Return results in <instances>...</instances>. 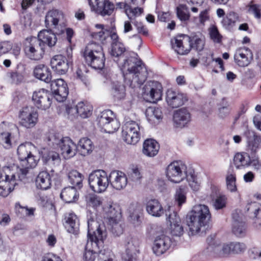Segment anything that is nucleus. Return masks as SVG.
<instances>
[{
  "instance_id": "de8ad7c7",
  "label": "nucleus",
  "mask_w": 261,
  "mask_h": 261,
  "mask_svg": "<svg viewBox=\"0 0 261 261\" xmlns=\"http://www.w3.org/2000/svg\"><path fill=\"white\" fill-rule=\"evenodd\" d=\"M111 88L114 96L117 99H121L125 96L124 87L119 83H112Z\"/></svg>"
},
{
  "instance_id": "4d7b16f0",
  "label": "nucleus",
  "mask_w": 261,
  "mask_h": 261,
  "mask_svg": "<svg viewBox=\"0 0 261 261\" xmlns=\"http://www.w3.org/2000/svg\"><path fill=\"white\" fill-rule=\"evenodd\" d=\"M230 248V253H239L243 252L246 249V246L243 243L238 242H232L229 243Z\"/></svg>"
},
{
  "instance_id": "13d9d810",
  "label": "nucleus",
  "mask_w": 261,
  "mask_h": 261,
  "mask_svg": "<svg viewBox=\"0 0 261 261\" xmlns=\"http://www.w3.org/2000/svg\"><path fill=\"white\" fill-rule=\"evenodd\" d=\"M46 162L51 164H59L60 161L59 155L54 151H50L46 156L44 157Z\"/></svg>"
},
{
  "instance_id": "dca6fc26",
  "label": "nucleus",
  "mask_w": 261,
  "mask_h": 261,
  "mask_svg": "<svg viewBox=\"0 0 261 261\" xmlns=\"http://www.w3.org/2000/svg\"><path fill=\"white\" fill-rule=\"evenodd\" d=\"M53 143L60 147L61 154L66 159L73 157L76 153V145L69 137H64L60 140L55 138Z\"/></svg>"
},
{
  "instance_id": "49530a36",
  "label": "nucleus",
  "mask_w": 261,
  "mask_h": 261,
  "mask_svg": "<svg viewBox=\"0 0 261 261\" xmlns=\"http://www.w3.org/2000/svg\"><path fill=\"white\" fill-rule=\"evenodd\" d=\"M87 205L94 208H97L102 205L103 199L93 194H89L86 197Z\"/></svg>"
},
{
  "instance_id": "ddd939ff",
  "label": "nucleus",
  "mask_w": 261,
  "mask_h": 261,
  "mask_svg": "<svg viewBox=\"0 0 261 261\" xmlns=\"http://www.w3.org/2000/svg\"><path fill=\"white\" fill-rule=\"evenodd\" d=\"M67 59L61 55L54 56L50 60V65L53 70L59 75L65 74L68 71L72 62V50H67Z\"/></svg>"
},
{
  "instance_id": "c9c22d12",
  "label": "nucleus",
  "mask_w": 261,
  "mask_h": 261,
  "mask_svg": "<svg viewBox=\"0 0 261 261\" xmlns=\"http://www.w3.org/2000/svg\"><path fill=\"white\" fill-rule=\"evenodd\" d=\"M79 195L75 187H68L62 190L60 194V197L66 203H72L77 200Z\"/></svg>"
},
{
  "instance_id": "393cba45",
  "label": "nucleus",
  "mask_w": 261,
  "mask_h": 261,
  "mask_svg": "<svg viewBox=\"0 0 261 261\" xmlns=\"http://www.w3.org/2000/svg\"><path fill=\"white\" fill-rule=\"evenodd\" d=\"M166 99L168 105L172 108L179 107L187 100L183 94L172 90L167 91Z\"/></svg>"
},
{
  "instance_id": "e433bc0d",
  "label": "nucleus",
  "mask_w": 261,
  "mask_h": 261,
  "mask_svg": "<svg viewBox=\"0 0 261 261\" xmlns=\"http://www.w3.org/2000/svg\"><path fill=\"white\" fill-rule=\"evenodd\" d=\"M250 156L246 152H238L233 158V163L238 169H243L249 166Z\"/></svg>"
},
{
  "instance_id": "2eb2a0df",
  "label": "nucleus",
  "mask_w": 261,
  "mask_h": 261,
  "mask_svg": "<svg viewBox=\"0 0 261 261\" xmlns=\"http://www.w3.org/2000/svg\"><path fill=\"white\" fill-rule=\"evenodd\" d=\"M24 51L27 56L32 60H38L43 52L42 44L35 37L26 39L24 42Z\"/></svg>"
},
{
  "instance_id": "0e129e2a",
  "label": "nucleus",
  "mask_w": 261,
  "mask_h": 261,
  "mask_svg": "<svg viewBox=\"0 0 261 261\" xmlns=\"http://www.w3.org/2000/svg\"><path fill=\"white\" fill-rule=\"evenodd\" d=\"M175 200L179 206H180L183 203H185L186 197L181 189H179L176 191L175 195Z\"/></svg>"
},
{
  "instance_id": "f3484780",
  "label": "nucleus",
  "mask_w": 261,
  "mask_h": 261,
  "mask_svg": "<svg viewBox=\"0 0 261 261\" xmlns=\"http://www.w3.org/2000/svg\"><path fill=\"white\" fill-rule=\"evenodd\" d=\"M88 2L92 11L103 16L111 15L115 8L108 0H88Z\"/></svg>"
},
{
  "instance_id": "603ef678",
  "label": "nucleus",
  "mask_w": 261,
  "mask_h": 261,
  "mask_svg": "<svg viewBox=\"0 0 261 261\" xmlns=\"http://www.w3.org/2000/svg\"><path fill=\"white\" fill-rule=\"evenodd\" d=\"M226 182L227 189L231 192L237 191L236 174L228 173L226 177Z\"/></svg>"
},
{
  "instance_id": "39448f33",
  "label": "nucleus",
  "mask_w": 261,
  "mask_h": 261,
  "mask_svg": "<svg viewBox=\"0 0 261 261\" xmlns=\"http://www.w3.org/2000/svg\"><path fill=\"white\" fill-rule=\"evenodd\" d=\"M146 211L149 215L156 217H161L165 212L167 220L170 222L172 234L173 236H180L183 233L184 229L181 225L180 219L176 212L171 210L170 207H169L168 211H164L159 200L151 199L146 204Z\"/></svg>"
},
{
  "instance_id": "f257e3e1",
  "label": "nucleus",
  "mask_w": 261,
  "mask_h": 261,
  "mask_svg": "<svg viewBox=\"0 0 261 261\" xmlns=\"http://www.w3.org/2000/svg\"><path fill=\"white\" fill-rule=\"evenodd\" d=\"M36 148L30 142L20 144L17 148V154L24 168L16 166L4 167L0 174V195L7 197L18 185L24 181L28 170L37 165L39 159L35 155Z\"/></svg>"
},
{
  "instance_id": "aec40b11",
  "label": "nucleus",
  "mask_w": 261,
  "mask_h": 261,
  "mask_svg": "<svg viewBox=\"0 0 261 261\" xmlns=\"http://www.w3.org/2000/svg\"><path fill=\"white\" fill-rule=\"evenodd\" d=\"M51 98L52 96L43 89L34 92L32 95V100L35 106L38 109L44 110L50 107Z\"/></svg>"
},
{
  "instance_id": "4be33fe9",
  "label": "nucleus",
  "mask_w": 261,
  "mask_h": 261,
  "mask_svg": "<svg viewBox=\"0 0 261 261\" xmlns=\"http://www.w3.org/2000/svg\"><path fill=\"white\" fill-rule=\"evenodd\" d=\"M209 255L214 257H225L230 254V248L229 243L221 244L215 241L207 248Z\"/></svg>"
},
{
  "instance_id": "9d476101",
  "label": "nucleus",
  "mask_w": 261,
  "mask_h": 261,
  "mask_svg": "<svg viewBox=\"0 0 261 261\" xmlns=\"http://www.w3.org/2000/svg\"><path fill=\"white\" fill-rule=\"evenodd\" d=\"M98 124L101 130L107 133H113L120 127V123L114 113L110 110L101 112L97 117Z\"/></svg>"
},
{
  "instance_id": "f704fd0d",
  "label": "nucleus",
  "mask_w": 261,
  "mask_h": 261,
  "mask_svg": "<svg viewBox=\"0 0 261 261\" xmlns=\"http://www.w3.org/2000/svg\"><path fill=\"white\" fill-rule=\"evenodd\" d=\"M233 223L232 230L237 236H243L246 232V226L242 218L238 214H233L232 216Z\"/></svg>"
},
{
  "instance_id": "a18cd8bd",
  "label": "nucleus",
  "mask_w": 261,
  "mask_h": 261,
  "mask_svg": "<svg viewBox=\"0 0 261 261\" xmlns=\"http://www.w3.org/2000/svg\"><path fill=\"white\" fill-rule=\"evenodd\" d=\"M204 37L201 35H194L190 37L191 48H195L197 51H201L204 46Z\"/></svg>"
},
{
  "instance_id": "c03bdc74",
  "label": "nucleus",
  "mask_w": 261,
  "mask_h": 261,
  "mask_svg": "<svg viewBox=\"0 0 261 261\" xmlns=\"http://www.w3.org/2000/svg\"><path fill=\"white\" fill-rule=\"evenodd\" d=\"M246 209L250 218H255L257 216L261 217V204L259 203L253 202L249 203Z\"/></svg>"
},
{
  "instance_id": "0eeeda50",
  "label": "nucleus",
  "mask_w": 261,
  "mask_h": 261,
  "mask_svg": "<svg viewBox=\"0 0 261 261\" xmlns=\"http://www.w3.org/2000/svg\"><path fill=\"white\" fill-rule=\"evenodd\" d=\"M83 57L86 63L95 69H102L105 66V55L101 46L98 44L89 43L84 49Z\"/></svg>"
},
{
  "instance_id": "f8f14e48",
  "label": "nucleus",
  "mask_w": 261,
  "mask_h": 261,
  "mask_svg": "<svg viewBox=\"0 0 261 261\" xmlns=\"http://www.w3.org/2000/svg\"><path fill=\"white\" fill-rule=\"evenodd\" d=\"M140 126L134 121L126 122L122 126V137L128 144H136L140 139Z\"/></svg>"
},
{
  "instance_id": "423d86ee",
  "label": "nucleus",
  "mask_w": 261,
  "mask_h": 261,
  "mask_svg": "<svg viewBox=\"0 0 261 261\" xmlns=\"http://www.w3.org/2000/svg\"><path fill=\"white\" fill-rule=\"evenodd\" d=\"M211 218L207 206L203 204L195 205L187 216V225L193 234L199 232Z\"/></svg>"
},
{
  "instance_id": "69168bd1",
  "label": "nucleus",
  "mask_w": 261,
  "mask_h": 261,
  "mask_svg": "<svg viewBox=\"0 0 261 261\" xmlns=\"http://www.w3.org/2000/svg\"><path fill=\"white\" fill-rule=\"evenodd\" d=\"M244 136L247 138V142L252 140L261 141V137L255 135V133L252 130L247 128L244 132Z\"/></svg>"
},
{
  "instance_id": "3c124183",
  "label": "nucleus",
  "mask_w": 261,
  "mask_h": 261,
  "mask_svg": "<svg viewBox=\"0 0 261 261\" xmlns=\"http://www.w3.org/2000/svg\"><path fill=\"white\" fill-rule=\"evenodd\" d=\"M143 13V9L139 7L132 8L129 6L126 10V14L130 21H135V18L139 16Z\"/></svg>"
},
{
  "instance_id": "a878e982",
  "label": "nucleus",
  "mask_w": 261,
  "mask_h": 261,
  "mask_svg": "<svg viewBox=\"0 0 261 261\" xmlns=\"http://www.w3.org/2000/svg\"><path fill=\"white\" fill-rule=\"evenodd\" d=\"M112 180L110 182L112 186L116 190L124 188L127 184L128 178L124 173L117 170L112 171L110 174V179Z\"/></svg>"
},
{
  "instance_id": "20e7f679",
  "label": "nucleus",
  "mask_w": 261,
  "mask_h": 261,
  "mask_svg": "<svg viewBox=\"0 0 261 261\" xmlns=\"http://www.w3.org/2000/svg\"><path fill=\"white\" fill-rule=\"evenodd\" d=\"M166 175L168 180L174 183H179L186 177L193 191H197L200 189V182L194 172L187 174L186 165L180 161L171 163L166 168Z\"/></svg>"
},
{
  "instance_id": "6e6552de",
  "label": "nucleus",
  "mask_w": 261,
  "mask_h": 261,
  "mask_svg": "<svg viewBox=\"0 0 261 261\" xmlns=\"http://www.w3.org/2000/svg\"><path fill=\"white\" fill-rule=\"evenodd\" d=\"M45 25L48 29L53 30L57 35L63 34L66 25L63 13L58 10L48 11L45 16Z\"/></svg>"
},
{
  "instance_id": "37998d69",
  "label": "nucleus",
  "mask_w": 261,
  "mask_h": 261,
  "mask_svg": "<svg viewBox=\"0 0 261 261\" xmlns=\"http://www.w3.org/2000/svg\"><path fill=\"white\" fill-rule=\"evenodd\" d=\"M121 219H111L108 221L109 228L114 236H119L123 233V228L122 226Z\"/></svg>"
},
{
  "instance_id": "ea45409f",
  "label": "nucleus",
  "mask_w": 261,
  "mask_h": 261,
  "mask_svg": "<svg viewBox=\"0 0 261 261\" xmlns=\"http://www.w3.org/2000/svg\"><path fill=\"white\" fill-rule=\"evenodd\" d=\"M148 121L152 124H156L163 118L161 110L159 108H149L146 113Z\"/></svg>"
},
{
  "instance_id": "6e6d98bb",
  "label": "nucleus",
  "mask_w": 261,
  "mask_h": 261,
  "mask_svg": "<svg viewBox=\"0 0 261 261\" xmlns=\"http://www.w3.org/2000/svg\"><path fill=\"white\" fill-rule=\"evenodd\" d=\"M208 11L205 9L201 11L199 15V17H195L194 21L198 25H204V23L209 20Z\"/></svg>"
},
{
  "instance_id": "c85d7f7f",
  "label": "nucleus",
  "mask_w": 261,
  "mask_h": 261,
  "mask_svg": "<svg viewBox=\"0 0 261 261\" xmlns=\"http://www.w3.org/2000/svg\"><path fill=\"white\" fill-rule=\"evenodd\" d=\"M56 33L51 30H43L41 31L38 35L37 39L39 40V42L42 44L43 48L45 45L49 47H52L55 45L57 42Z\"/></svg>"
},
{
  "instance_id": "c756f323",
  "label": "nucleus",
  "mask_w": 261,
  "mask_h": 261,
  "mask_svg": "<svg viewBox=\"0 0 261 261\" xmlns=\"http://www.w3.org/2000/svg\"><path fill=\"white\" fill-rule=\"evenodd\" d=\"M124 245L125 247V253L122 255L123 261H133V254L137 250L138 247L137 241L130 237H128L124 241Z\"/></svg>"
},
{
  "instance_id": "a211bd4d",
  "label": "nucleus",
  "mask_w": 261,
  "mask_h": 261,
  "mask_svg": "<svg viewBox=\"0 0 261 261\" xmlns=\"http://www.w3.org/2000/svg\"><path fill=\"white\" fill-rule=\"evenodd\" d=\"M190 37L180 35L175 37L171 41L172 48L178 55H187L191 49Z\"/></svg>"
},
{
  "instance_id": "5701e85b",
  "label": "nucleus",
  "mask_w": 261,
  "mask_h": 261,
  "mask_svg": "<svg viewBox=\"0 0 261 261\" xmlns=\"http://www.w3.org/2000/svg\"><path fill=\"white\" fill-rule=\"evenodd\" d=\"M171 245L170 238L167 236L162 234L156 237L154 241L152 250L156 255H161L169 249Z\"/></svg>"
},
{
  "instance_id": "7ed1b4c3",
  "label": "nucleus",
  "mask_w": 261,
  "mask_h": 261,
  "mask_svg": "<svg viewBox=\"0 0 261 261\" xmlns=\"http://www.w3.org/2000/svg\"><path fill=\"white\" fill-rule=\"evenodd\" d=\"M107 237V231L105 224L99 223L93 218H88V240L84 255V261H94L99 249L103 246L104 240Z\"/></svg>"
},
{
  "instance_id": "5fc2aeb1",
  "label": "nucleus",
  "mask_w": 261,
  "mask_h": 261,
  "mask_svg": "<svg viewBox=\"0 0 261 261\" xmlns=\"http://www.w3.org/2000/svg\"><path fill=\"white\" fill-rule=\"evenodd\" d=\"M98 261H109L115 258L113 253L109 249L99 250Z\"/></svg>"
},
{
  "instance_id": "58836bf2",
  "label": "nucleus",
  "mask_w": 261,
  "mask_h": 261,
  "mask_svg": "<svg viewBox=\"0 0 261 261\" xmlns=\"http://www.w3.org/2000/svg\"><path fill=\"white\" fill-rule=\"evenodd\" d=\"M75 108L77 113L83 118H88L92 114V107L87 102H80Z\"/></svg>"
},
{
  "instance_id": "4468645a",
  "label": "nucleus",
  "mask_w": 261,
  "mask_h": 261,
  "mask_svg": "<svg viewBox=\"0 0 261 261\" xmlns=\"http://www.w3.org/2000/svg\"><path fill=\"white\" fill-rule=\"evenodd\" d=\"M162 85L156 81H150L144 87L143 97L144 99L150 102H156L162 98L163 94Z\"/></svg>"
},
{
  "instance_id": "864d4df0",
  "label": "nucleus",
  "mask_w": 261,
  "mask_h": 261,
  "mask_svg": "<svg viewBox=\"0 0 261 261\" xmlns=\"http://www.w3.org/2000/svg\"><path fill=\"white\" fill-rule=\"evenodd\" d=\"M176 13L178 18L181 21H186L190 18V14L186 5H180L176 8Z\"/></svg>"
},
{
  "instance_id": "774afa93",
  "label": "nucleus",
  "mask_w": 261,
  "mask_h": 261,
  "mask_svg": "<svg viewBox=\"0 0 261 261\" xmlns=\"http://www.w3.org/2000/svg\"><path fill=\"white\" fill-rule=\"evenodd\" d=\"M134 25L137 28L139 33L142 34L144 35H148L147 29L142 24V22L137 20L132 21Z\"/></svg>"
},
{
  "instance_id": "bb28decb",
  "label": "nucleus",
  "mask_w": 261,
  "mask_h": 261,
  "mask_svg": "<svg viewBox=\"0 0 261 261\" xmlns=\"http://www.w3.org/2000/svg\"><path fill=\"white\" fill-rule=\"evenodd\" d=\"M191 120V114L186 109H180L174 113L173 121L176 127H183L188 124Z\"/></svg>"
},
{
  "instance_id": "6ab92c4d",
  "label": "nucleus",
  "mask_w": 261,
  "mask_h": 261,
  "mask_svg": "<svg viewBox=\"0 0 261 261\" xmlns=\"http://www.w3.org/2000/svg\"><path fill=\"white\" fill-rule=\"evenodd\" d=\"M51 90L55 98L59 102H63L68 95V88L65 82L61 79L53 81Z\"/></svg>"
},
{
  "instance_id": "052dcab7",
  "label": "nucleus",
  "mask_w": 261,
  "mask_h": 261,
  "mask_svg": "<svg viewBox=\"0 0 261 261\" xmlns=\"http://www.w3.org/2000/svg\"><path fill=\"white\" fill-rule=\"evenodd\" d=\"M226 198L224 196H220L216 198L213 203V206L216 210H220L226 205Z\"/></svg>"
},
{
  "instance_id": "2f4dec72",
  "label": "nucleus",
  "mask_w": 261,
  "mask_h": 261,
  "mask_svg": "<svg viewBox=\"0 0 261 261\" xmlns=\"http://www.w3.org/2000/svg\"><path fill=\"white\" fill-rule=\"evenodd\" d=\"M107 218L109 221L111 219H121V212L120 206L116 203H111L105 205L103 207Z\"/></svg>"
},
{
  "instance_id": "680f3d73",
  "label": "nucleus",
  "mask_w": 261,
  "mask_h": 261,
  "mask_svg": "<svg viewBox=\"0 0 261 261\" xmlns=\"http://www.w3.org/2000/svg\"><path fill=\"white\" fill-rule=\"evenodd\" d=\"M109 35V32L106 30H100L99 32L93 33L92 34L94 38L99 40L102 43H103Z\"/></svg>"
},
{
  "instance_id": "bf43d9fd",
  "label": "nucleus",
  "mask_w": 261,
  "mask_h": 261,
  "mask_svg": "<svg viewBox=\"0 0 261 261\" xmlns=\"http://www.w3.org/2000/svg\"><path fill=\"white\" fill-rule=\"evenodd\" d=\"M251 166L255 170L261 171V160L257 156L249 158V166Z\"/></svg>"
},
{
  "instance_id": "72a5a7b5",
  "label": "nucleus",
  "mask_w": 261,
  "mask_h": 261,
  "mask_svg": "<svg viewBox=\"0 0 261 261\" xmlns=\"http://www.w3.org/2000/svg\"><path fill=\"white\" fill-rule=\"evenodd\" d=\"M34 75L37 78L46 83L51 80V75L49 68L43 64L36 66L34 69Z\"/></svg>"
},
{
  "instance_id": "412c9836",
  "label": "nucleus",
  "mask_w": 261,
  "mask_h": 261,
  "mask_svg": "<svg viewBox=\"0 0 261 261\" xmlns=\"http://www.w3.org/2000/svg\"><path fill=\"white\" fill-rule=\"evenodd\" d=\"M252 60V53L248 47H243L238 48L234 55V62L240 67L248 66Z\"/></svg>"
},
{
  "instance_id": "338daca9",
  "label": "nucleus",
  "mask_w": 261,
  "mask_h": 261,
  "mask_svg": "<svg viewBox=\"0 0 261 261\" xmlns=\"http://www.w3.org/2000/svg\"><path fill=\"white\" fill-rule=\"evenodd\" d=\"M211 38L215 42L219 43L221 40V36L215 27H212L210 30Z\"/></svg>"
},
{
  "instance_id": "b1692460",
  "label": "nucleus",
  "mask_w": 261,
  "mask_h": 261,
  "mask_svg": "<svg viewBox=\"0 0 261 261\" xmlns=\"http://www.w3.org/2000/svg\"><path fill=\"white\" fill-rule=\"evenodd\" d=\"M65 227L67 231L75 235L80 229V221L77 216L72 212L66 213L64 215Z\"/></svg>"
},
{
  "instance_id": "7c9ffc66",
  "label": "nucleus",
  "mask_w": 261,
  "mask_h": 261,
  "mask_svg": "<svg viewBox=\"0 0 261 261\" xmlns=\"http://www.w3.org/2000/svg\"><path fill=\"white\" fill-rule=\"evenodd\" d=\"M159 148L160 146L156 141L147 139L143 143L142 152L147 156L153 157L158 154Z\"/></svg>"
},
{
  "instance_id": "9b49d317",
  "label": "nucleus",
  "mask_w": 261,
  "mask_h": 261,
  "mask_svg": "<svg viewBox=\"0 0 261 261\" xmlns=\"http://www.w3.org/2000/svg\"><path fill=\"white\" fill-rule=\"evenodd\" d=\"M19 124L27 129L34 127L38 121V113L32 106L22 108L18 114Z\"/></svg>"
},
{
  "instance_id": "a19ab883",
  "label": "nucleus",
  "mask_w": 261,
  "mask_h": 261,
  "mask_svg": "<svg viewBox=\"0 0 261 261\" xmlns=\"http://www.w3.org/2000/svg\"><path fill=\"white\" fill-rule=\"evenodd\" d=\"M78 147L81 154L86 155L92 151L94 146L90 139L87 138H83L79 142Z\"/></svg>"
},
{
  "instance_id": "1a4fd4ad",
  "label": "nucleus",
  "mask_w": 261,
  "mask_h": 261,
  "mask_svg": "<svg viewBox=\"0 0 261 261\" xmlns=\"http://www.w3.org/2000/svg\"><path fill=\"white\" fill-rule=\"evenodd\" d=\"M110 175L103 170L93 171L89 175V184L90 188L97 193L105 192L110 184Z\"/></svg>"
},
{
  "instance_id": "e2e57ef3",
  "label": "nucleus",
  "mask_w": 261,
  "mask_h": 261,
  "mask_svg": "<svg viewBox=\"0 0 261 261\" xmlns=\"http://www.w3.org/2000/svg\"><path fill=\"white\" fill-rule=\"evenodd\" d=\"M261 6L256 4H251L249 6L248 11L254 15L255 18L260 19L261 17Z\"/></svg>"
},
{
  "instance_id": "09e8293b",
  "label": "nucleus",
  "mask_w": 261,
  "mask_h": 261,
  "mask_svg": "<svg viewBox=\"0 0 261 261\" xmlns=\"http://www.w3.org/2000/svg\"><path fill=\"white\" fill-rule=\"evenodd\" d=\"M238 19L236 14L234 12H230L222 20V23L224 27L227 29L232 28Z\"/></svg>"
},
{
  "instance_id": "cd10ccee",
  "label": "nucleus",
  "mask_w": 261,
  "mask_h": 261,
  "mask_svg": "<svg viewBox=\"0 0 261 261\" xmlns=\"http://www.w3.org/2000/svg\"><path fill=\"white\" fill-rule=\"evenodd\" d=\"M14 136L9 131L7 125L4 122L0 124V143L6 149L12 147Z\"/></svg>"
},
{
  "instance_id": "4c0bfd02",
  "label": "nucleus",
  "mask_w": 261,
  "mask_h": 261,
  "mask_svg": "<svg viewBox=\"0 0 261 261\" xmlns=\"http://www.w3.org/2000/svg\"><path fill=\"white\" fill-rule=\"evenodd\" d=\"M142 211V207L139 205L133 206L130 208L129 221L135 226L141 224Z\"/></svg>"
},
{
  "instance_id": "8fccbe9b",
  "label": "nucleus",
  "mask_w": 261,
  "mask_h": 261,
  "mask_svg": "<svg viewBox=\"0 0 261 261\" xmlns=\"http://www.w3.org/2000/svg\"><path fill=\"white\" fill-rule=\"evenodd\" d=\"M142 177L140 170L137 166L133 167L128 173V179L133 182H140Z\"/></svg>"
},
{
  "instance_id": "79ce46f5",
  "label": "nucleus",
  "mask_w": 261,
  "mask_h": 261,
  "mask_svg": "<svg viewBox=\"0 0 261 261\" xmlns=\"http://www.w3.org/2000/svg\"><path fill=\"white\" fill-rule=\"evenodd\" d=\"M69 182L79 189L83 186L84 176L76 170H71L68 175Z\"/></svg>"
},
{
  "instance_id": "f03ea898",
  "label": "nucleus",
  "mask_w": 261,
  "mask_h": 261,
  "mask_svg": "<svg viewBox=\"0 0 261 261\" xmlns=\"http://www.w3.org/2000/svg\"><path fill=\"white\" fill-rule=\"evenodd\" d=\"M110 53L113 57L121 58L123 57L122 55L124 54L122 62L120 61L118 64L125 81L129 83L130 86L133 88L140 86L145 82L148 75L146 67L135 57L134 53L127 51L122 42L111 44Z\"/></svg>"
},
{
  "instance_id": "473e14b6",
  "label": "nucleus",
  "mask_w": 261,
  "mask_h": 261,
  "mask_svg": "<svg viewBox=\"0 0 261 261\" xmlns=\"http://www.w3.org/2000/svg\"><path fill=\"white\" fill-rule=\"evenodd\" d=\"M51 176L47 171L39 172L36 178V185L38 189L46 190L50 188Z\"/></svg>"
}]
</instances>
